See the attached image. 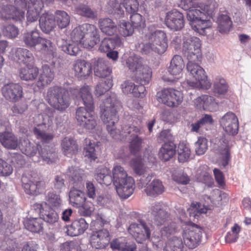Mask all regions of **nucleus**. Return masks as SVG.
I'll list each match as a JSON object with an SVG mask.
<instances>
[{"mask_svg":"<svg viewBox=\"0 0 251 251\" xmlns=\"http://www.w3.org/2000/svg\"><path fill=\"white\" fill-rule=\"evenodd\" d=\"M121 106V103L117 99L116 95L112 93H110L109 96L100 104V117L106 126L107 130L111 136L116 139H120V137L124 136V134H129L130 136L132 134L139 136L142 133L141 121H139V124L133 122L131 126L124 125L121 131L115 128V125L119 121L118 110Z\"/></svg>","mask_w":251,"mask_h":251,"instance_id":"obj_1","label":"nucleus"},{"mask_svg":"<svg viewBox=\"0 0 251 251\" xmlns=\"http://www.w3.org/2000/svg\"><path fill=\"white\" fill-rule=\"evenodd\" d=\"M70 91L76 99L81 98L85 105V107H79L76 110L75 119L77 125L89 131L97 129L98 121L96 117L92 113L95 106L90 87L84 85L79 89L71 88Z\"/></svg>","mask_w":251,"mask_h":251,"instance_id":"obj_2","label":"nucleus"},{"mask_svg":"<svg viewBox=\"0 0 251 251\" xmlns=\"http://www.w3.org/2000/svg\"><path fill=\"white\" fill-rule=\"evenodd\" d=\"M72 43L63 44L62 50L71 55H76L80 51L78 43L84 48L91 49L100 40L99 30L93 25L84 24L75 28L71 33Z\"/></svg>","mask_w":251,"mask_h":251,"instance_id":"obj_3","label":"nucleus"},{"mask_svg":"<svg viewBox=\"0 0 251 251\" xmlns=\"http://www.w3.org/2000/svg\"><path fill=\"white\" fill-rule=\"evenodd\" d=\"M31 9L39 12H41L44 7L42 0H15L14 5L10 4L7 2H0V18L3 20H12L14 22L22 23L25 20V9Z\"/></svg>","mask_w":251,"mask_h":251,"instance_id":"obj_4","label":"nucleus"},{"mask_svg":"<svg viewBox=\"0 0 251 251\" xmlns=\"http://www.w3.org/2000/svg\"><path fill=\"white\" fill-rule=\"evenodd\" d=\"M178 226L176 222H172L167 226L162 227L158 232L154 233L152 240L157 246H162L164 241L167 239L164 251H182L183 244L181 238L172 235L176 233L178 230Z\"/></svg>","mask_w":251,"mask_h":251,"instance_id":"obj_5","label":"nucleus"},{"mask_svg":"<svg viewBox=\"0 0 251 251\" xmlns=\"http://www.w3.org/2000/svg\"><path fill=\"white\" fill-rule=\"evenodd\" d=\"M18 147L23 153L29 157L34 156L38 150L43 160L48 164L55 162L57 159V154L53 147L48 145L42 147L40 145L35 146L25 136L20 138Z\"/></svg>","mask_w":251,"mask_h":251,"instance_id":"obj_6","label":"nucleus"},{"mask_svg":"<svg viewBox=\"0 0 251 251\" xmlns=\"http://www.w3.org/2000/svg\"><path fill=\"white\" fill-rule=\"evenodd\" d=\"M46 99L51 106L60 111H65L70 104L67 90L61 86L50 87L47 90Z\"/></svg>","mask_w":251,"mask_h":251,"instance_id":"obj_7","label":"nucleus"},{"mask_svg":"<svg viewBox=\"0 0 251 251\" xmlns=\"http://www.w3.org/2000/svg\"><path fill=\"white\" fill-rule=\"evenodd\" d=\"M188 62L187 64V70L190 72L189 78H192V80L187 79L186 82L188 85L195 88L199 86H202L205 85L210 87V84L207 82V76L205 74L204 70L201 68L198 63L201 61V59L198 60L188 59Z\"/></svg>","mask_w":251,"mask_h":251,"instance_id":"obj_8","label":"nucleus"},{"mask_svg":"<svg viewBox=\"0 0 251 251\" xmlns=\"http://www.w3.org/2000/svg\"><path fill=\"white\" fill-rule=\"evenodd\" d=\"M218 4L215 0H212L209 5L203 6L201 3L197 4L186 3L183 5L182 8L187 11V18L190 24L197 21L199 19L204 18L206 13H211L218 8Z\"/></svg>","mask_w":251,"mask_h":251,"instance_id":"obj_9","label":"nucleus"},{"mask_svg":"<svg viewBox=\"0 0 251 251\" xmlns=\"http://www.w3.org/2000/svg\"><path fill=\"white\" fill-rule=\"evenodd\" d=\"M152 230V225L148 224L142 220H140L138 224H131L127 228L128 232L139 243H143L146 240H150Z\"/></svg>","mask_w":251,"mask_h":251,"instance_id":"obj_10","label":"nucleus"},{"mask_svg":"<svg viewBox=\"0 0 251 251\" xmlns=\"http://www.w3.org/2000/svg\"><path fill=\"white\" fill-rule=\"evenodd\" d=\"M156 98L159 102L171 107H177L183 99L182 93L172 88H164L159 91Z\"/></svg>","mask_w":251,"mask_h":251,"instance_id":"obj_11","label":"nucleus"},{"mask_svg":"<svg viewBox=\"0 0 251 251\" xmlns=\"http://www.w3.org/2000/svg\"><path fill=\"white\" fill-rule=\"evenodd\" d=\"M202 228L191 222L186 225L183 237L184 242L189 249L196 248L200 243L202 237Z\"/></svg>","mask_w":251,"mask_h":251,"instance_id":"obj_12","label":"nucleus"},{"mask_svg":"<svg viewBox=\"0 0 251 251\" xmlns=\"http://www.w3.org/2000/svg\"><path fill=\"white\" fill-rule=\"evenodd\" d=\"M201 41L195 36L185 37L183 43L182 50L187 59L198 60L201 59Z\"/></svg>","mask_w":251,"mask_h":251,"instance_id":"obj_13","label":"nucleus"},{"mask_svg":"<svg viewBox=\"0 0 251 251\" xmlns=\"http://www.w3.org/2000/svg\"><path fill=\"white\" fill-rule=\"evenodd\" d=\"M21 181L25 192L30 195H38L45 185L43 178L36 174L23 175Z\"/></svg>","mask_w":251,"mask_h":251,"instance_id":"obj_14","label":"nucleus"},{"mask_svg":"<svg viewBox=\"0 0 251 251\" xmlns=\"http://www.w3.org/2000/svg\"><path fill=\"white\" fill-rule=\"evenodd\" d=\"M110 5L113 8L112 12L122 17L125 14L122 5L125 8L126 13L131 15L138 12L139 4L137 0H112Z\"/></svg>","mask_w":251,"mask_h":251,"instance_id":"obj_15","label":"nucleus"},{"mask_svg":"<svg viewBox=\"0 0 251 251\" xmlns=\"http://www.w3.org/2000/svg\"><path fill=\"white\" fill-rule=\"evenodd\" d=\"M168 209V206L162 202H155L151 205L150 212L156 225H163L170 220Z\"/></svg>","mask_w":251,"mask_h":251,"instance_id":"obj_16","label":"nucleus"},{"mask_svg":"<svg viewBox=\"0 0 251 251\" xmlns=\"http://www.w3.org/2000/svg\"><path fill=\"white\" fill-rule=\"evenodd\" d=\"M1 93L4 98L10 102H17L23 97V88L19 83L10 82L4 84L1 88Z\"/></svg>","mask_w":251,"mask_h":251,"instance_id":"obj_17","label":"nucleus"},{"mask_svg":"<svg viewBox=\"0 0 251 251\" xmlns=\"http://www.w3.org/2000/svg\"><path fill=\"white\" fill-rule=\"evenodd\" d=\"M110 236L106 229L93 231L90 237L91 246L96 249H105L109 244Z\"/></svg>","mask_w":251,"mask_h":251,"instance_id":"obj_18","label":"nucleus"},{"mask_svg":"<svg viewBox=\"0 0 251 251\" xmlns=\"http://www.w3.org/2000/svg\"><path fill=\"white\" fill-rule=\"evenodd\" d=\"M224 130L228 134L235 135L238 133L239 122L236 115L232 112L226 113L220 121Z\"/></svg>","mask_w":251,"mask_h":251,"instance_id":"obj_19","label":"nucleus"},{"mask_svg":"<svg viewBox=\"0 0 251 251\" xmlns=\"http://www.w3.org/2000/svg\"><path fill=\"white\" fill-rule=\"evenodd\" d=\"M167 26L174 31H179L184 26L183 14L177 10L174 9L168 12L165 17Z\"/></svg>","mask_w":251,"mask_h":251,"instance_id":"obj_20","label":"nucleus"},{"mask_svg":"<svg viewBox=\"0 0 251 251\" xmlns=\"http://www.w3.org/2000/svg\"><path fill=\"white\" fill-rule=\"evenodd\" d=\"M149 41L153 45L157 53H163L168 47L167 39L166 33L162 30H156L147 35Z\"/></svg>","mask_w":251,"mask_h":251,"instance_id":"obj_21","label":"nucleus"},{"mask_svg":"<svg viewBox=\"0 0 251 251\" xmlns=\"http://www.w3.org/2000/svg\"><path fill=\"white\" fill-rule=\"evenodd\" d=\"M75 75L80 79H87L92 73L90 63L83 59L75 60L73 65Z\"/></svg>","mask_w":251,"mask_h":251,"instance_id":"obj_22","label":"nucleus"},{"mask_svg":"<svg viewBox=\"0 0 251 251\" xmlns=\"http://www.w3.org/2000/svg\"><path fill=\"white\" fill-rule=\"evenodd\" d=\"M116 191L120 198L126 199L130 197L133 193L135 188V183L132 177L126 179L114 184Z\"/></svg>","mask_w":251,"mask_h":251,"instance_id":"obj_23","label":"nucleus"},{"mask_svg":"<svg viewBox=\"0 0 251 251\" xmlns=\"http://www.w3.org/2000/svg\"><path fill=\"white\" fill-rule=\"evenodd\" d=\"M54 77V72L48 65L44 64L42 66L36 85L39 89H44L49 85L53 80Z\"/></svg>","mask_w":251,"mask_h":251,"instance_id":"obj_24","label":"nucleus"},{"mask_svg":"<svg viewBox=\"0 0 251 251\" xmlns=\"http://www.w3.org/2000/svg\"><path fill=\"white\" fill-rule=\"evenodd\" d=\"M88 226L89 224L86 220L80 218L74 221L71 225L67 227L66 233L71 236H77L84 233Z\"/></svg>","mask_w":251,"mask_h":251,"instance_id":"obj_25","label":"nucleus"},{"mask_svg":"<svg viewBox=\"0 0 251 251\" xmlns=\"http://www.w3.org/2000/svg\"><path fill=\"white\" fill-rule=\"evenodd\" d=\"M19 70V75L22 80L32 81L35 79L39 75V69L34 63L25 64Z\"/></svg>","mask_w":251,"mask_h":251,"instance_id":"obj_26","label":"nucleus"},{"mask_svg":"<svg viewBox=\"0 0 251 251\" xmlns=\"http://www.w3.org/2000/svg\"><path fill=\"white\" fill-rule=\"evenodd\" d=\"M39 21L40 29L45 33H50L56 26L55 17L48 12L42 14Z\"/></svg>","mask_w":251,"mask_h":251,"instance_id":"obj_27","label":"nucleus"},{"mask_svg":"<svg viewBox=\"0 0 251 251\" xmlns=\"http://www.w3.org/2000/svg\"><path fill=\"white\" fill-rule=\"evenodd\" d=\"M94 70L95 75L106 78H111L112 69L102 59H98L95 63Z\"/></svg>","mask_w":251,"mask_h":251,"instance_id":"obj_28","label":"nucleus"},{"mask_svg":"<svg viewBox=\"0 0 251 251\" xmlns=\"http://www.w3.org/2000/svg\"><path fill=\"white\" fill-rule=\"evenodd\" d=\"M61 147L64 154L68 157H72L77 153L78 146L77 142L74 138L66 137L61 142Z\"/></svg>","mask_w":251,"mask_h":251,"instance_id":"obj_29","label":"nucleus"},{"mask_svg":"<svg viewBox=\"0 0 251 251\" xmlns=\"http://www.w3.org/2000/svg\"><path fill=\"white\" fill-rule=\"evenodd\" d=\"M38 45L40 46L39 51L51 59V63L54 64L53 60L56 56V49L51 41L49 39L41 37Z\"/></svg>","mask_w":251,"mask_h":251,"instance_id":"obj_30","label":"nucleus"},{"mask_svg":"<svg viewBox=\"0 0 251 251\" xmlns=\"http://www.w3.org/2000/svg\"><path fill=\"white\" fill-rule=\"evenodd\" d=\"M0 142L5 148L11 150L17 149L20 144L17 137L8 131L0 133Z\"/></svg>","mask_w":251,"mask_h":251,"instance_id":"obj_31","label":"nucleus"},{"mask_svg":"<svg viewBox=\"0 0 251 251\" xmlns=\"http://www.w3.org/2000/svg\"><path fill=\"white\" fill-rule=\"evenodd\" d=\"M176 153V146L173 142L163 144L158 152L159 158L166 162L172 158Z\"/></svg>","mask_w":251,"mask_h":251,"instance_id":"obj_32","label":"nucleus"},{"mask_svg":"<svg viewBox=\"0 0 251 251\" xmlns=\"http://www.w3.org/2000/svg\"><path fill=\"white\" fill-rule=\"evenodd\" d=\"M152 77L151 69L147 65H144L133 75L132 78L140 84H148Z\"/></svg>","mask_w":251,"mask_h":251,"instance_id":"obj_33","label":"nucleus"},{"mask_svg":"<svg viewBox=\"0 0 251 251\" xmlns=\"http://www.w3.org/2000/svg\"><path fill=\"white\" fill-rule=\"evenodd\" d=\"M46 124V122L43 121L42 124H39L37 126L35 127L33 130L36 139L40 140L43 145L51 142L55 136L53 132H47L41 129L42 125H45Z\"/></svg>","mask_w":251,"mask_h":251,"instance_id":"obj_34","label":"nucleus"},{"mask_svg":"<svg viewBox=\"0 0 251 251\" xmlns=\"http://www.w3.org/2000/svg\"><path fill=\"white\" fill-rule=\"evenodd\" d=\"M184 66L182 57L178 55H176L171 60L170 66L168 68V72L172 75L179 76L181 74Z\"/></svg>","mask_w":251,"mask_h":251,"instance_id":"obj_35","label":"nucleus"},{"mask_svg":"<svg viewBox=\"0 0 251 251\" xmlns=\"http://www.w3.org/2000/svg\"><path fill=\"white\" fill-rule=\"evenodd\" d=\"M15 56L20 64L25 65L35 63V59L32 53L26 49L18 48L15 51Z\"/></svg>","mask_w":251,"mask_h":251,"instance_id":"obj_36","label":"nucleus"},{"mask_svg":"<svg viewBox=\"0 0 251 251\" xmlns=\"http://www.w3.org/2000/svg\"><path fill=\"white\" fill-rule=\"evenodd\" d=\"M222 143L218 148V153L220 155V163L223 167L228 165L230 158V148L228 141L225 138H222Z\"/></svg>","mask_w":251,"mask_h":251,"instance_id":"obj_37","label":"nucleus"},{"mask_svg":"<svg viewBox=\"0 0 251 251\" xmlns=\"http://www.w3.org/2000/svg\"><path fill=\"white\" fill-rule=\"evenodd\" d=\"M40 32L37 29L25 32L23 34V42L29 48H35L41 40Z\"/></svg>","mask_w":251,"mask_h":251,"instance_id":"obj_38","label":"nucleus"},{"mask_svg":"<svg viewBox=\"0 0 251 251\" xmlns=\"http://www.w3.org/2000/svg\"><path fill=\"white\" fill-rule=\"evenodd\" d=\"M165 188L162 181L159 179H155L146 187L145 191L148 196L156 197L162 194Z\"/></svg>","mask_w":251,"mask_h":251,"instance_id":"obj_39","label":"nucleus"},{"mask_svg":"<svg viewBox=\"0 0 251 251\" xmlns=\"http://www.w3.org/2000/svg\"><path fill=\"white\" fill-rule=\"evenodd\" d=\"M99 24L100 29L106 35L112 36L117 32L116 24L109 18L100 19Z\"/></svg>","mask_w":251,"mask_h":251,"instance_id":"obj_40","label":"nucleus"},{"mask_svg":"<svg viewBox=\"0 0 251 251\" xmlns=\"http://www.w3.org/2000/svg\"><path fill=\"white\" fill-rule=\"evenodd\" d=\"M122 238L113 240L111 244V248L119 251H137V246L135 243L125 242Z\"/></svg>","mask_w":251,"mask_h":251,"instance_id":"obj_41","label":"nucleus"},{"mask_svg":"<svg viewBox=\"0 0 251 251\" xmlns=\"http://www.w3.org/2000/svg\"><path fill=\"white\" fill-rule=\"evenodd\" d=\"M25 228L32 232L40 233L44 229V222L41 218H30L25 223Z\"/></svg>","mask_w":251,"mask_h":251,"instance_id":"obj_42","label":"nucleus"},{"mask_svg":"<svg viewBox=\"0 0 251 251\" xmlns=\"http://www.w3.org/2000/svg\"><path fill=\"white\" fill-rule=\"evenodd\" d=\"M69 199L71 204L76 207H79L86 200L85 194L81 191L72 188L69 193Z\"/></svg>","mask_w":251,"mask_h":251,"instance_id":"obj_43","label":"nucleus"},{"mask_svg":"<svg viewBox=\"0 0 251 251\" xmlns=\"http://www.w3.org/2000/svg\"><path fill=\"white\" fill-rule=\"evenodd\" d=\"M218 28L221 33L228 32L231 27L232 22L229 16L226 14H221L217 19Z\"/></svg>","mask_w":251,"mask_h":251,"instance_id":"obj_44","label":"nucleus"},{"mask_svg":"<svg viewBox=\"0 0 251 251\" xmlns=\"http://www.w3.org/2000/svg\"><path fill=\"white\" fill-rule=\"evenodd\" d=\"M144 139L138 135L132 134L129 142V150L130 153L136 155L140 152L143 147Z\"/></svg>","mask_w":251,"mask_h":251,"instance_id":"obj_45","label":"nucleus"},{"mask_svg":"<svg viewBox=\"0 0 251 251\" xmlns=\"http://www.w3.org/2000/svg\"><path fill=\"white\" fill-rule=\"evenodd\" d=\"M206 19V16L204 18L199 19L197 21L191 23L192 29L200 34L204 35L205 30L210 27L211 25L210 21Z\"/></svg>","mask_w":251,"mask_h":251,"instance_id":"obj_46","label":"nucleus"},{"mask_svg":"<svg viewBox=\"0 0 251 251\" xmlns=\"http://www.w3.org/2000/svg\"><path fill=\"white\" fill-rule=\"evenodd\" d=\"M67 173L70 183L77 186L81 183L82 176L79 169L74 167H70Z\"/></svg>","mask_w":251,"mask_h":251,"instance_id":"obj_47","label":"nucleus"},{"mask_svg":"<svg viewBox=\"0 0 251 251\" xmlns=\"http://www.w3.org/2000/svg\"><path fill=\"white\" fill-rule=\"evenodd\" d=\"M109 169L104 167L100 169V172L96 176L97 181L101 184L108 186L113 181V177L111 176Z\"/></svg>","mask_w":251,"mask_h":251,"instance_id":"obj_48","label":"nucleus"},{"mask_svg":"<svg viewBox=\"0 0 251 251\" xmlns=\"http://www.w3.org/2000/svg\"><path fill=\"white\" fill-rule=\"evenodd\" d=\"M113 86V80L111 78H107L105 81L101 80L95 87L94 94L97 97L103 95L108 91Z\"/></svg>","mask_w":251,"mask_h":251,"instance_id":"obj_49","label":"nucleus"},{"mask_svg":"<svg viewBox=\"0 0 251 251\" xmlns=\"http://www.w3.org/2000/svg\"><path fill=\"white\" fill-rule=\"evenodd\" d=\"M86 145L84 148L83 153L85 157L90 161H95L98 158L95 142L87 139H85Z\"/></svg>","mask_w":251,"mask_h":251,"instance_id":"obj_50","label":"nucleus"},{"mask_svg":"<svg viewBox=\"0 0 251 251\" xmlns=\"http://www.w3.org/2000/svg\"><path fill=\"white\" fill-rule=\"evenodd\" d=\"M43 222L45 221L50 225L54 224L59 220V215L54 209L51 207H46L45 211L42 214Z\"/></svg>","mask_w":251,"mask_h":251,"instance_id":"obj_51","label":"nucleus"},{"mask_svg":"<svg viewBox=\"0 0 251 251\" xmlns=\"http://www.w3.org/2000/svg\"><path fill=\"white\" fill-rule=\"evenodd\" d=\"M55 21L60 28L67 27L70 24V17L67 12L62 10H56L55 12Z\"/></svg>","mask_w":251,"mask_h":251,"instance_id":"obj_52","label":"nucleus"},{"mask_svg":"<svg viewBox=\"0 0 251 251\" xmlns=\"http://www.w3.org/2000/svg\"><path fill=\"white\" fill-rule=\"evenodd\" d=\"M112 176L114 184L119 183L123 179L129 177L127 176V174L124 168L119 165L114 166L112 169Z\"/></svg>","mask_w":251,"mask_h":251,"instance_id":"obj_53","label":"nucleus"},{"mask_svg":"<svg viewBox=\"0 0 251 251\" xmlns=\"http://www.w3.org/2000/svg\"><path fill=\"white\" fill-rule=\"evenodd\" d=\"M47 201V205H46V207L47 208L51 207L53 209H58L60 207L62 202L60 195L54 192L48 193Z\"/></svg>","mask_w":251,"mask_h":251,"instance_id":"obj_54","label":"nucleus"},{"mask_svg":"<svg viewBox=\"0 0 251 251\" xmlns=\"http://www.w3.org/2000/svg\"><path fill=\"white\" fill-rule=\"evenodd\" d=\"M126 63L129 70H130L133 74L144 66V65L142 64V58L136 55L129 56L127 58Z\"/></svg>","mask_w":251,"mask_h":251,"instance_id":"obj_55","label":"nucleus"},{"mask_svg":"<svg viewBox=\"0 0 251 251\" xmlns=\"http://www.w3.org/2000/svg\"><path fill=\"white\" fill-rule=\"evenodd\" d=\"M228 89L226 80L222 77L217 78L214 83V92L218 95H225Z\"/></svg>","mask_w":251,"mask_h":251,"instance_id":"obj_56","label":"nucleus"},{"mask_svg":"<svg viewBox=\"0 0 251 251\" xmlns=\"http://www.w3.org/2000/svg\"><path fill=\"white\" fill-rule=\"evenodd\" d=\"M18 244L16 240L5 236L2 241L0 249L2 251H17Z\"/></svg>","mask_w":251,"mask_h":251,"instance_id":"obj_57","label":"nucleus"},{"mask_svg":"<svg viewBox=\"0 0 251 251\" xmlns=\"http://www.w3.org/2000/svg\"><path fill=\"white\" fill-rule=\"evenodd\" d=\"M177 152L179 162H184L189 159L191 151L188 145L184 143H180L178 146Z\"/></svg>","mask_w":251,"mask_h":251,"instance_id":"obj_58","label":"nucleus"},{"mask_svg":"<svg viewBox=\"0 0 251 251\" xmlns=\"http://www.w3.org/2000/svg\"><path fill=\"white\" fill-rule=\"evenodd\" d=\"M241 230V227L237 224H234L231 228V231H228L225 236L226 242L227 243L236 242L239 238V234Z\"/></svg>","mask_w":251,"mask_h":251,"instance_id":"obj_59","label":"nucleus"},{"mask_svg":"<svg viewBox=\"0 0 251 251\" xmlns=\"http://www.w3.org/2000/svg\"><path fill=\"white\" fill-rule=\"evenodd\" d=\"M187 210L190 217L197 218L201 214L206 213L207 209L204 207H201V204L200 202H193Z\"/></svg>","mask_w":251,"mask_h":251,"instance_id":"obj_60","label":"nucleus"},{"mask_svg":"<svg viewBox=\"0 0 251 251\" xmlns=\"http://www.w3.org/2000/svg\"><path fill=\"white\" fill-rule=\"evenodd\" d=\"M116 40L111 38H105L103 39L99 47L101 52H107L115 48Z\"/></svg>","mask_w":251,"mask_h":251,"instance_id":"obj_61","label":"nucleus"},{"mask_svg":"<svg viewBox=\"0 0 251 251\" xmlns=\"http://www.w3.org/2000/svg\"><path fill=\"white\" fill-rule=\"evenodd\" d=\"M77 14L84 17L95 19L97 17V14L94 12L88 6L81 4L76 8Z\"/></svg>","mask_w":251,"mask_h":251,"instance_id":"obj_62","label":"nucleus"},{"mask_svg":"<svg viewBox=\"0 0 251 251\" xmlns=\"http://www.w3.org/2000/svg\"><path fill=\"white\" fill-rule=\"evenodd\" d=\"M120 34L124 37L131 36L134 32V27L129 22L123 21L119 23Z\"/></svg>","mask_w":251,"mask_h":251,"instance_id":"obj_63","label":"nucleus"},{"mask_svg":"<svg viewBox=\"0 0 251 251\" xmlns=\"http://www.w3.org/2000/svg\"><path fill=\"white\" fill-rule=\"evenodd\" d=\"M60 251H81V249L77 242L67 241L61 244Z\"/></svg>","mask_w":251,"mask_h":251,"instance_id":"obj_64","label":"nucleus"}]
</instances>
